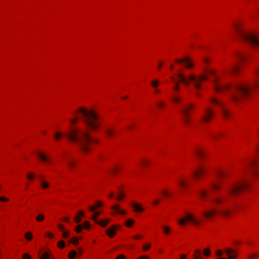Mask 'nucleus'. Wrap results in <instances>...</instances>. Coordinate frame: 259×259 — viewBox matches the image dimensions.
I'll return each mask as SVG.
<instances>
[{"instance_id":"1","label":"nucleus","mask_w":259,"mask_h":259,"mask_svg":"<svg viewBox=\"0 0 259 259\" xmlns=\"http://www.w3.org/2000/svg\"><path fill=\"white\" fill-rule=\"evenodd\" d=\"M208 74L213 75L212 82L215 91L220 92L224 91L230 93V98L231 101L236 104L241 102L247 98L253 88H259V64L255 70V77L252 86L246 82H240L235 85L226 84L221 85L219 82V79L215 76V72L213 70H209Z\"/></svg>"},{"instance_id":"2","label":"nucleus","mask_w":259,"mask_h":259,"mask_svg":"<svg viewBox=\"0 0 259 259\" xmlns=\"http://www.w3.org/2000/svg\"><path fill=\"white\" fill-rule=\"evenodd\" d=\"M65 136L71 141L76 143L85 152L90 150V144L96 142V140L91 138L86 130L72 128Z\"/></svg>"},{"instance_id":"3","label":"nucleus","mask_w":259,"mask_h":259,"mask_svg":"<svg viewBox=\"0 0 259 259\" xmlns=\"http://www.w3.org/2000/svg\"><path fill=\"white\" fill-rule=\"evenodd\" d=\"M250 186L249 182L247 181L231 185L228 189V195L224 198L216 197L213 199V201L217 204H221L225 202L229 198H233L237 196L241 192L247 190Z\"/></svg>"},{"instance_id":"4","label":"nucleus","mask_w":259,"mask_h":259,"mask_svg":"<svg viewBox=\"0 0 259 259\" xmlns=\"http://www.w3.org/2000/svg\"><path fill=\"white\" fill-rule=\"evenodd\" d=\"M77 112L81 115L87 127L91 130H96L99 126L98 115L92 110H87L83 107L78 109Z\"/></svg>"},{"instance_id":"5","label":"nucleus","mask_w":259,"mask_h":259,"mask_svg":"<svg viewBox=\"0 0 259 259\" xmlns=\"http://www.w3.org/2000/svg\"><path fill=\"white\" fill-rule=\"evenodd\" d=\"M177 76L180 81L186 86H188L191 83L196 90L201 88V83L203 81L208 79V76L206 74L197 76L194 74H190L185 76L182 73H179Z\"/></svg>"},{"instance_id":"6","label":"nucleus","mask_w":259,"mask_h":259,"mask_svg":"<svg viewBox=\"0 0 259 259\" xmlns=\"http://www.w3.org/2000/svg\"><path fill=\"white\" fill-rule=\"evenodd\" d=\"M236 33L243 40L252 47H259V37L254 33L243 30L238 25H235Z\"/></svg>"},{"instance_id":"7","label":"nucleus","mask_w":259,"mask_h":259,"mask_svg":"<svg viewBox=\"0 0 259 259\" xmlns=\"http://www.w3.org/2000/svg\"><path fill=\"white\" fill-rule=\"evenodd\" d=\"M194 105L192 104H188L185 105L181 109L180 112L183 115V120L185 124L188 125L190 123V118L189 117V111L193 109Z\"/></svg>"},{"instance_id":"8","label":"nucleus","mask_w":259,"mask_h":259,"mask_svg":"<svg viewBox=\"0 0 259 259\" xmlns=\"http://www.w3.org/2000/svg\"><path fill=\"white\" fill-rule=\"evenodd\" d=\"M230 213V211L225 208H222L218 210H211L209 211H204L203 212L204 216L207 218H210L212 216L220 214L223 216H228Z\"/></svg>"},{"instance_id":"9","label":"nucleus","mask_w":259,"mask_h":259,"mask_svg":"<svg viewBox=\"0 0 259 259\" xmlns=\"http://www.w3.org/2000/svg\"><path fill=\"white\" fill-rule=\"evenodd\" d=\"M210 100L213 104L220 107L222 114L225 118H227L229 116L230 113L227 110L221 101L215 98H212Z\"/></svg>"},{"instance_id":"10","label":"nucleus","mask_w":259,"mask_h":259,"mask_svg":"<svg viewBox=\"0 0 259 259\" xmlns=\"http://www.w3.org/2000/svg\"><path fill=\"white\" fill-rule=\"evenodd\" d=\"M214 116L213 110L209 108H206L202 116V120L205 123L209 122Z\"/></svg>"},{"instance_id":"11","label":"nucleus","mask_w":259,"mask_h":259,"mask_svg":"<svg viewBox=\"0 0 259 259\" xmlns=\"http://www.w3.org/2000/svg\"><path fill=\"white\" fill-rule=\"evenodd\" d=\"M186 221L191 222L195 225L199 224L198 221L195 219L190 214H187L185 218L179 220V223L181 225H184L186 224Z\"/></svg>"},{"instance_id":"12","label":"nucleus","mask_w":259,"mask_h":259,"mask_svg":"<svg viewBox=\"0 0 259 259\" xmlns=\"http://www.w3.org/2000/svg\"><path fill=\"white\" fill-rule=\"evenodd\" d=\"M176 62L179 63H183L188 69L192 68L194 64L189 57H185L183 59H178L176 60Z\"/></svg>"},{"instance_id":"13","label":"nucleus","mask_w":259,"mask_h":259,"mask_svg":"<svg viewBox=\"0 0 259 259\" xmlns=\"http://www.w3.org/2000/svg\"><path fill=\"white\" fill-rule=\"evenodd\" d=\"M89 208L90 211L94 212L91 218L93 221L95 222L96 223H97L99 221L97 220V218L98 216L101 214V212L100 211H95L96 207L95 206H90Z\"/></svg>"},{"instance_id":"14","label":"nucleus","mask_w":259,"mask_h":259,"mask_svg":"<svg viewBox=\"0 0 259 259\" xmlns=\"http://www.w3.org/2000/svg\"><path fill=\"white\" fill-rule=\"evenodd\" d=\"M225 252L228 255L229 259H234L237 256L236 252L232 248H226Z\"/></svg>"},{"instance_id":"15","label":"nucleus","mask_w":259,"mask_h":259,"mask_svg":"<svg viewBox=\"0 0 259 259\" xmlns=\"http://www.w3.org/2000/svg\"><path fill=\"white\" fill-rule=\"evenodd\" d=\"M117 228H120V226H112L106 230V233L109 237L112 238L116 234V230Z\"/></svg>"},{"instance_id":"16","label":"nucleus","mask_w":259,"mask_h":259,"mask_svg":"<svg viewBox=\"0 0 259 259\" xmlns=\"http://www.w3.org/2000/svg\"><path fill=\"white\" fill-rule=\"evenodd\" d=\"M194 153L200 159H204L205 158V154L204 150L200 147H196L194 150Z\"/></svg>"},{"instance_id":"17","label":"nucleus","mask_w":259,"mask_h":259,"mask_svg":"<svg viewBox=\"0 0 259 259\" xmlns=\"http://www.w3.org/2000/svg\"><path fill=\"white\" fill-rule=\"evenodd\" d=\"M35 154L38 157L39 159L42 161H46L52 159L50 157L44 154V153H41L40 151H36L35 152Z\"/></svg>"},{"instance_id":"18","label":"nucleus","mask_w":259,"mask_h":259,"mask_svg":"<svg viewBox=\"0 0 259 259\" xmlns=\"http://www.w3.org/2000/svg\"><path fill=\"white\" fill-rule=\"evenodd\" d=\"M159 83L158 80L156 79L153 80L151 82V85L154 88V92L156 94L160 93V90L157 88Z\"/></svg>"},{"instance_id":"19","label":"nucleus","mask_w":259,"mask_h":259,"mask_svg":"<svg viewBox=\"0 0 259 259\" xmlns=\"http://www.w3.org/2000/svg\"><path fill=\"white\" fill-rule=\"evenodd\" d=\"M105 132L108 138H111L115 133V131L111 127H107L105 128Z\"/></svg>"},{"instance_id":"20","label":"nucleus","mask_w":259,"mask_h":259,"mask_svg":"<svg viewBox=\"0 0 259 259\" xmlns=\"http://www.w3.org/2000/svg\"><path fill=\"white\" fill-rule=\"evenodd\" d=\"M246 58V55L242 52H238L236 54V59L237 61L241 62Z\"/></svg>"},{"instance_id":"21","label":"nucleus","mask_w":259,"mask_h":259,"mask_svg":"<svg viewBox=\"0 0 259 259\" xmlns=\"http://www.w3.org/2000/svg\"><path fill=\"white\" fill-rule=\"evenodd\" d=\"M112 209H113L116 213L124 214H125V211L121 209L117 205H114L112 206Z\"/></svg>"},{"instance_id":"22","label":"nucleus","mask_w":259,"mask_h":259,"mask_svg":"<svg viewBox=\"0 0 259 259\" xmlns=\"http://www.w3.org/2000/svg\"><path fill=\"white\" fill-rule=\"evenodd\" d=\"M204 174V170L202 168H199L194 173V176L196 178H199Z\"/></svg>"},{"instance_id":"23","label":"nucleus","mask_w":259,"mask_h":259,"mask_svg":"<svg viewBox=\"0 0 259 259\" xmlns=\"http://www.w3.org/2000/svg\"><path fill=\"white\" fill-rule=\"evenodd\" d=\"M249 171L250 172H251L253 175L254 176H256L257 175V171H256V166L254 164V163H252L250 167H249Z\"/></svg>"},{"instance_id":"24","label":"nucleus","mask_w":259,"mask_h":259,"mask_svg":"<svg viewBox=\"0 0 259 259\" xmlns=\"http://www.w3.org/2000/svg\"><path fill=\"white\" fill-rule=\"evenodd\" d=\"M39 179L40 181L41 186L42 187V188L43 189H47L49 187L50 185H49V183H48L47 182L44 181L43 180V178L42 176L39 177Z\"/></svg>"},{"instance_id":"25","label":"nucleus","mask_w":259,"mask_h":259,"mask_svg":"<svg viewBox=\"0 0 259 259\" xmlns=\"http://www.w3.org/2000/svg\"><path fill=\"white\" fill-rule=\"evenodd\" d=\"M238 69V66L237 65H234L229 68V72L231 73H236Z\"/></svg>"},{"instance_id":"26","label":"nucleus","mask_w":259,"mask_h":259,"mask_svg":"<svg viewBox=\"0 0 259 259\" xmlns=\"http://www.w3.org/2000/svg\"><path fill=\"white\" fill-rule=\"evenodd\" d=\"M109 220L106 219L99 221L97 223V224H99L103 227H105L109 223Z\"/></svg>"},{"instance_id":"27","label":"nucleus","mask_w":259,"mask_h":259,"mask_svg":"<svg viewBox=\"0 0 259 259\" xmlns=\"http://www.w3.org/2000/svg\"><path fill=\"white\" fill-rule=\"evenodd\" d=\"M171 79L175 82V84L173 87V90L176 92H177L179 91V83L175 82V79L173 76L170 77Z\"/></svg>"},{"instance_id":"28","label":"nucleus","mask_w":259,"mask_h":259,"mask_svg":"<svg viewBox=\"0 0 259 259\" xmlns=\"http://www.w3.org/2000/svg\"><path fill=\"white\" fill-rule=\"evenodd\" d=\"M132 206L137 211H142L143 210V208L138 204L133 203Z\"/></svg>"},{"instance_id":"29","label":"nucleus","mask_w":259,"mask_h":259,"mask_svg":"<svg viewBox=\"0 0 259 259\" xmlns=\"http://www.w3.org/2000/svg\"><path fill=\"white\" fill-rule=\"evenodd\" d=\"M194 257L195 259H199L202 257L201 251L199 249H197L195 251V254Z\"/></svg>"},{"instance_id":"30","label":"nucleus","mask_w":259,"mask_h":259,"mask_svg":"<svg viewBox=\"0 0 259 259\" xmlns=\"http://www.w3.org/2000/svg\"><path fill=\"white\" fill-rule=\"evenodd\" d=\"M179 185L182 187V188H186L188 186V184H187L186 182L184 179H180L179 181Z\"/></svg>"},{"instance_id":"31","label":"nucleus","mask_w":259,"mask_h":259,"mask_svg":"<svg viewBox=\"0 0 259 259\" xmlns=\"http://www.w3.org/2000/svg\"><path fill=\"white\" fill-rule=\"evenodd\" d=\"M45 219V215L42 213L39 214L36 218V220L37 222H42Z\"/></svg>"},{"instance_id":"32","label":"nucleus","mask_w":259,"mask_h":259,"mask_svg":"<svg viewBox=\"0 0 259 259\" xmlns=\"http://www.w3.org/2000/svg\"><path fill=\"white\" fill-rule=\"evenodd\" d=\"M77 255V252L74 250H71L69 253V257L71 259L74 258Z\"/></svg>"},{"instance_id":"33","label":"nucleus","mask_w":259,"mask_h":259,"mask_svg":"<svg viewBox=\"0 0 259 259\" xmlns=\"http://www.w3.org/2000/svg\"><path fill=\"white\" fill-rule=\"evenodd\" d=\"M25 237L28 241H30L32 237V234L31 232H28L25 234Z\"/></svg>"},{"instance_id":"34","label":"nucleus","mask_w":259,"mask_h":259,"mask_svg":"<svg viewBox=\"0 0 259 259\" xmlns=\"http://www.w3.org/2000/svg\"><path fill=\"white\" fill-rule=\"evenodd\" d=\"M198 193H199V194L200 195V197L202 198H204L205 197V196L207 195V192L205 190H201L199 191V192Z\"/></svg>"},{"instance_id":"35","label":"nucleus","mask_w":259,"mask_h":259,"mask_svg":"<svg viewBox=\"0 0 259 259\" xmlns=\"http://www.w3.org/2000/svg\"><path fill=\"white\" fill-rule=\"evenodd\" d=\"M134 221L133 220H132L131 219H129L125 222V225L127 227H130L132 226V225L134 224Z\"/></svg>"},{"instance_id":"36","label":"nucleus","mask_w":259,"mask_h":259,"mask_svg":"<svg viewBox=\"0 0 259 259\" xmlns=\"http://www.w3.org/2000/svg\"><path fill=\"white\" fill-rule=\"evenodd\" d=\"M62 136L63 134L60 132H57L54 135V138L56 140H59L62 137Z\"/></svg>"},{"instance_id":"37","label":"nucleus","mask_w":259,"mask_h":259,"mask_svg":"<svg viewBox=\"0 0 259 259\" xmlns=\"http://www.w3.org/2000/svg\"><path fill=\"white\" fill-rule=\"evenodd\" d=\"M82 228H83L82 225H77V226L75 228V231H76L77 233H79L81 232V230H82Z\"/></svg>"},{"instance_id":"38","label":"nucleus","mask_w":259,"mask_h":259,"mask_svg":"<svg viewBox=\"0 0 259 259\" xmlns=\"http://www.w3.org/2000/svg\"><path fill=\"white\" fill-rule=\"evenodd\" d=\"M65 243L63 240H61V241H59L58 243V246L60 248H63L65 246Z\"/></svg>"},{"instance_id":"39","label":"nucleus","mask_w":259,"mask_h":259,"mask_svg":"<svg viewBox=\"0 0 259 259\" xmlns=\"http://www.w3.org/2000/svg\"><path fill=\"white\" fill-rule=\"evenodd\" d=\"M221 133H215L210 135L211 137L213 139H217L220 136H221Z\"/></svg>"},{"instance_id":"40","label":"nucleus","mask_w":259,"mask_h":259,"mask_svg":"<svg viewBox=\"0 0 259 259\" xmlns=\"http://www.w3.org/2000/svg\"><path fill=\"white\" fill-rule=\"evenodd\" d=\"M163 230L165 234H168L170 232V228L168 226H164Z\"/></svg>"},{"instance_id":"41","label":"nucleus","mask_w":259,"mask_h":259,"mask_svg":"<svg viewBox=\"0 0 259 259\" xmlns=\"http://www.w3.org/2000/svg\"><path fill=\"white\" fill-rule=\"evenodd\" d=\"M69 236V232L68 231L64 230L62 232V237L64 238H67Z\"/></svg>"},{"instance_id":"42","label":"nucleus","mask_w":259,"mask_h":259,"mask_svg":"<svg viewBox=\"0 0 259 259\" xmlns=\"http://www.w3.org/2000/svg\"><path fill=\"white\" fill-rule=\"evenodd\" d=\"M210 250L208 248H206L204 250V251H203V254L205 256H209L210 255Z\"/></svg>"},{"instance_id":"43","label":"nucleus","mask_w":259,"mask_h":259,"mask_svg":"<svg viewBox=\"0 0 259 259\" xmlns=\"http://www.w3.org/2000/svg\"><path fill=\"white\" fill-rule=\"evenodd\" d=\"M70 241L75 245H77L78 244V241L75 237L72 238L70 240Z\"/></svg>"},{"instance_id":"44","label":"nucleus","mask_w":259,"mask_h":259,"mask_svg":"<svg viewBox=\"0 0 259 259\" xmlns=\"http://www.w3.org/2000/svg\"><path fill=\"white\" fill-rule=\"evenodd\" d=\"M82 227L85 229H89L90 227V223L88 221L84 222Z\"/></svg>"},{"instance_id":"45","label":"nucleus","mask_w":259,"mask_h":259,"mask_svg":"<svg viewBox=\"0 0 259 259\" xmlns=\"http://www.w3.org/2000/svg\"><path fill=\"white\" fill-rule=\"evenodd\" d=\"M49 254L48 252H45L42 254L40 259H48L49 257Z\"/></svg>"},{"instance_id":"46","label":"nucleus","mask_w":259,"mask_h":259,"mask_svg":"<svg viewBox=\"0 0 259 259\" xmlns=\"http://www.w3.org/2000/svg\"><path fill=\"white\" fill-rule=\"evenodd\" d=\"M123 197H124V194L122 192H120L119 193V195L118 197H117L116 199L118 200H121Z\"/></svg>"},{"instance_id":"47","label":"nucleus","mask_w":259,"mask_h":259,"mask_svg":"<svg viewBox=\"0 0 259 259\" xmlns=\"http://www.w3.org/2000/svg\"><path fill=\"white\" fill-rule=\"evenodd\" d=\"M211 187L214 190H217L220 188V186L216 183H213L211 184Z\"/></svg>"},{"instance_id":"48","label":"nucleus","mask_w":259,"mask_h":259,"mask_svg":"<svg viewBox=\"0 0 259 259\" xmlns=\"http://www.w3.org/2000/svg\"><path fill=\"white\" fill-rule=\"evenodd\" d=\"M172 99L176 103H179L181 101V99L178 97H174Z\"/></svg>"},{"instance_id":"49","label":"nucleus","mask_w":259,"mask_h":259,"mask_svg":"<svg viewBox=\"0 0 259 259\" xmlns=\"http://www.w3.org/2000/svg\"><path fill=\"white\" fill-rule=\"evenodd\" d=\"M74 221L76 223H78L81 222V219L80 218V217L79 216L77 215L74 218Z\"/></svg>"},{"instance_id":"50","label":"nucleus","mask_w":259,"mask_h":259,"mask_svg":"<svg viewBox=\"0 0 259 259\" xmlns=\"http://www.w3.org/2000/svg\"><path fill=\"white\" fill-rule=\"evenodd\" d=\"M217 173L218 176L220 177H223L224 175H225V172L222 170H219Z\"/></svg>"},{"instance_id":"51","label":"nucleus","mask_w":259,"mask_h":259,"mask_svg":"<svg viewBox=\"0 0 259 259\" xmlns=\"http://www.w3.org/2000/svg\"><path fill=\"white\" fill-rule=\"evenodd\" d=\"M34 177V175L33 173H29L27 176V178L29 180H32Z\"/></svg>"},{"instance_id":"52","label":"nucleus","mask_w":259,"mask_h":259,"mask_svg":"<svg viewBox=\"0 0 259 259\" xmlns=\"http://www.w3.org/2000/svg\"><path fill=\"white\" fill-rule=\"evenodd\" d=\"M23 259H30L31 256L27 253H25L22 256Z\"/></svg>"},{"instance_id":"53","label":"nucleus","mask_w":259,"mask_h":259,"mask_svg":"<svg viewBox=\"0 0 259 259\" xmlns=\"http://www.w3.org/2000/svg\"><path fill=\"white\" fill-rule=\"evenodd\" d=\"M157 105L159 108H162L165 106V104L162 102H158Z\"/></svg>"},{"instance_id":"54","label":"nucleus","mask_w":259,"mask_h":259,"mask_svg":"<svg viewBox=\"0 0 259 259\" xmlns=\"http://www.w3.org/2000/svg\"><path fill=\"white\" fill-rule=\"evenodd\" d=\"M150 248V244H148V245H145L143 246V249L145 251H146V250H148L149 248Z\"/></svg>"},{"instance_id":"55","label":"nucleus","mask_w":259,"mask_h":259,"mask_svg":"<svg viewBox=\"0 0 259 259\" xmlns=\"http://www.w3.org/2000/svg\"><path fill=\"white\" fill-rule=\"evenodd\" d=\"M223 254V251L221 250H218L217 251V252H216V255L217 256H221Z\"/></svg>"},{"instance_id":"56","label":"nucleus","mask_w":259,"mask_h":259,"mask_svg":"<svg viewBox=\"0 0 259 259\" xmlns=\"http://www.w3.org/2000/svg\"><path fill=\"white\" fill-rule=\"evenodd\" d=\"M116 259H125V256L123 254H120L116 257Z\"/></svg>"},{"instance_id":"57","label":"nucleus","mask_w":259,"mask_h":259,"mask_svg":"<svg viewBox=\"0 0 259 259\" xmlns=\"http://www.w3.org/2000/svg\"><path fill=\"white\" fill-rule=\"evenodd\" d=\"M78 120V118H76L75 119H72L70 120V122L71 124H74L76 123V121Z\"/></svg>"},{"instance_id":"58","label":"nucleus","mask_w":259,"mask_h":259,"mask_svg":"<svg viewBox=\"0 0 259 259\" xmlns=\"http://www.w3.org/2000/svg\"><path fill=\"white\" fill-rule=\"evenodd\" d=\"M0 201H8V199L5 198L4 197H0Z\"/></svg>"},{"instance_id":"59","label":"nucleus","mask_w":259,"mask_h":259,"mask_svg":"<svg viewBox=\"0 0 259 259\" xmlns=\"http://www.w3.org/2000/svg\"><path fill=\"white\" fill-rule=\"evenodd\" d=\"M58 228L59 229L62 231H64L65 230H64V228L63 227V226L62 225H58Z\"/></svg>"},{"instance_id":"60","label":"nucleus","mask_w":259,"mask_h":259,"mask_svg":"<svg viewBox=\"0 0 259 259\" xmlns=\"http://www.w3.org/2000/svg\"><path fill=\"white\" fill-rule=\"evenodd\" d=\"M47 235L50 238H52L54 237V235L50 232L47 233Z\"/></svg>"},{"instance_id":"61","label":"nucleus","mask_w":259,"mask_h":259,"mask_svg":"<svg viewBox=\"0 0 259 259\" xmlns=\"http://www.w3.org/2000/svg\"><path fill=\"white\" fill-rule=\"evenodd\" d=\"M102 205V203L101 201H98L97 202V205L95 206L96 208L97 207H101Z\"/></svg>"},{"instance_id":"62","label":"nucleus","mask_w":259,"mask_h":259,"mask_svg":"<svg viewBox=\"0 0 259 259\" xmlns=\"http://www.w3.org/2000/svg\"><path fill=\"white\" fill-rule=\"evenodd\" d=\"M162 194L165 196H169V194L167 192V191H164L162 192Z\"/></svg>"},{"instance_id":"63","label":"nucleus","mask_w":259,"mask_h":259,"mask_svg":"<svg viewBox=\"0 0 259 259\" xmlns=\"http://www.w3.org/2000/svg\"><path fill=\"white\" fill-rule=\"evenodd\" d=\"M148 256L146 255H142L139 257V259H147L148 258Z\"/></svg>"},{"instance_id":"64","label":"nucleus","mask_w":259,"mask_h":259,"mask_svg":"<svg viewBox=\"0 0 259 259\" xmlns=\"http://www.w3.org/2000/svg\"><path fill=\"white\" fill-rule=\"evenodd\" d=\"M255 151L257 153H258L259 154V145L256 146V147L255 148Z\"/></svg>"}]
</instances>
